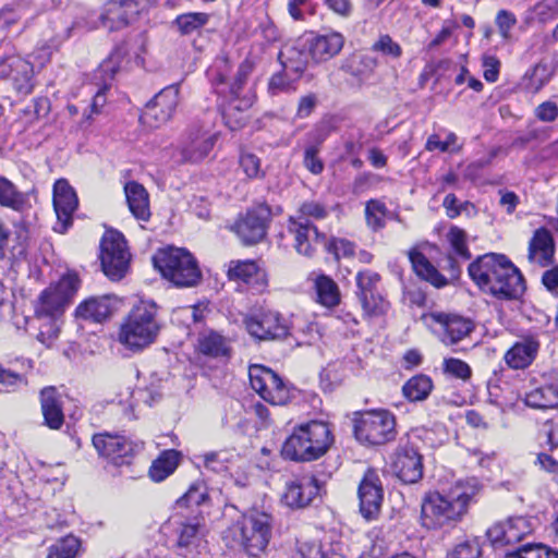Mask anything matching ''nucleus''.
<instances>
[{"label": "nucleus", "mask_w": 558, "mask_h": 558, "mask_svg": "<svg viewBox=\"0 0 558 558\" xmlns=\"http://www.w3.org/2000/svg\"><path fill=\"white\" fill-rule=\"evenodd\" d=\"M157 314L158 308L154 301H138L120 327L119 341L133 351L151 344L160 331Z\"/></svg>", "instance_id": "obj_3"}, {"label": "nucleus", "mask_w": 558, "mask_h": 558, "mask_svg": "<svg viewBox=\"0 0 558 558\" xmlns=\"http://www.w3.org/2000/svg\"><path fill=\"white\" fill-rule=\"evenodd\" d=\"M325 211H298L290 216L288 231L294 235V247L296 252L306 257H312L316 246L325 242V235L313 225L312 218L322 219Z\"/></svg>", "instance_id": "obj_10"}, {"label": "nucleus", "mask_w": 558, "mask_h": 558, "mask_svg": "<svg viewBox=\"0 0 558 558\" xmlns=\"http://www.w3.org/2000/svg\"><path fill=\"white\" fill-rule=\"evenodd\" d=\"M257 32H259L260 36L268 44L277 41L280 37L278 28L268 16H265L264 20L260 21Z\"/></svg>", "instance_id": "obj_60"}, {"label": "nucleus", "mask_w": 558, "mask_h": 558, "mask_svg": "<svg viewBox=\"0 0 558 558\" xmlns=\"http://www.w3.org/2000/svg\"><path fill=\"white\" fill-rule=\"evenodd\" d=\"M179 104V89L168 86L159 92L143 110L140 120L149 129H157L168 122Z\"/></svg>", "instance_id": "obj_14"}, {"label": "nucleus", "mask_w": 558, "mask_h": 558, "mask_svg": "<svg viewBox=\"0 0 558 558\" xmlns=\"http://www.w3.org/2000/svg\"><path fill=\"white\" fill-rule=\"evenodd\" d=\"M78 548V538L68 535L50 547L47 558H75Z\"/></svg>", "instance_id": "obj_43"}, {"label": "nucleus", "mask_w": 558, "mask_h": 558, "mask_svg": "<svg viewBox=\"0 0 558 558\" xmlns=\"http://www.w3.org/2000/svg\"><path fill=\"white\" fill-rule=\"evenodd\" d=\"M444 372L456 378L468 380L471 378L472 369L468 363L460 359L449 357L444 360Z\"/></svg>", "instance_id": "obj_48"}, {"label": "nucleus", "mask_w": 558, "mask_h": 558, "mask_svg": "<svg viewBox=\"0 0 558 558\" xmlns=\"http://www.w3.org/2000/svg\"><path fill=\"white\" fill-rule=\"evenodd\" d=\"M260 211H246L241 215L231 230L239 236L244 245H253L260 242L267 232L268 216Z\"/></svg>", "instance_id": "obj_22"}, {"label": "nucleus", "mask_w": 558, "mask_h": 558, "mask_svg": "<svg viewBox=\"0 0 558 558\" xmlns=\"http://www.w3.org/2000/svg\"><path fill=\"white\" fill-rule=\"evenodd\" d=\"M302 558H325L322 545L317 542H304L299 547Z\"/></svg>", "instance_id": "obj_61"}, {"label": "nucleus", "mask_w": 558, "mask_h": 558, "mask_svg": "<svg viewBox=\"0 0 558 558\" xmlns=\"http://www.w3.org/2000/svg\"><path fill=\"white\" fill-rule=\"evenodd\" d=\"M380 279L379 274L371 269L359 271L355 277L357 288L356 296L361 298L371 293L379 292L378 286L380 283Z\"/></svg>", "instance_id": "obj_42"}, {"label": "nucleus", "mask_w": 558, "mask_h": 558, "mask_svg": "<svg viewBox=\"0 0 558 558\" xmlns=\"http://www.w3.org/2000/svg\"><path fill=\"white\" fill-rule=\"evenodd\" d=\"M433 318L444 329L441 341L445 344H456L474 330V323L465 317L452 314L438 313Z\"/></svg>", "instance_id": "obj_25"}, {"label": "nucleus", "mask_w": 558, "mask_h": 558, "mask_svg": "<svg viewBox=\"0 0 558 558\" xmlns=\"http://www.w3.org/2000/svg\"><path fill=\"white\" fill-rule=\"evenodd\" d=\"M111 315V306L107 296L89 298L75 310L77 319L89 323H102Z\"/></svg>", "instance_id": "obj_31"}, {"label": "nucleus", "mask_w": 558, "mask_h": 558, "mask_svg": "<svg viewBox=\"0 0 558 558\" xmlns=\"http://www.w3.org/2000/svg\"><path fill=\"white\" fill-rule=\"evenodd\" d=\"M544 429L547 436V442L550 447H558V417L551 421H547L544 424Z\"/></svg>", "instance_id": "obj_64"}, {"label": "nucleus", "mask_w": 558, "mask_h": 558, "mask_svg": "<svg viewBox=\"0 0 558 558\" xmlns=\"http://www.w3.org/2000/svg\"><path fill=\"white\" fill-rule=\"evenodd\" d=\"M41 412L45 425L51 429H60L64 423L62 400L54 387H46L40 391Z\"/></svg>", "instance_id": "obj_29"}, {"label": "nucleus", "mask_w": 558, "mask_h": 558, "mask_svg": "<svg viewBox=\"0 0 558 558\" xmlns=\"http://www.w3.org/2000/svg\"><path fill=\"white\" fill-rule=\"evenodd\" d=\"M270 536L269 519L266 514L245 517L240 523L223 532L228 547H242L250 556H258L267 546Z\"/></svg>", "instance_id": "obj_6"}, {"label": "nucleus", "mask_w": 558, "mask_h": 558, "mask_svg": "<svg viewBox=\"0 0 558 558\" xmlns=\"http://www.w3.org/2000/svg\"><path fill=\"white\" fill-rule=\"evenodd\" d=\"M227 275L230 280H241L258 293L268 286L266 271L251 259L231 260Z\"/></svg>", "instance_id": "obj_24"}, {"label": "nucleus", "mask_w": 558, "mask_h": 558, "mask_svg": "<svg viewBox=\"0 0 558 558\" xmlns=\"http://www.w3.org/2000/svg\"><path fill=\"white\" fill-rule=\"evenodd\" d=\"M483 69L485 80L489 83H494L499 76L500 61L494 56H484Z\"/></svg>", "instance_id": "obj_58"}, {"label": "nucleus", "mask_w": 558, "mask_h": 558, "mask_svg": "<svg viewBox=\"0 0 558 558\" xmlns=\"http://www.w3.org/2000/svg\"><path fill=\"white\" fill-rule=\"evenodd\" d=\"M141 0H109L100 15L101 24L108 31L126 26L138 13Z\"/></svg>", "instance_id": "obj_19"}, {"label": "nucleus", "mask_w": 558, "mask_h": 558, "mask_svg": "<svg viewBox=\"0 0 558 558\" xmlns=\"http://www.w3.org/2000/svg\"><path fill=\"white\" fill-rule=\"evenodd\" d=\"M279 59L286 74L293 73L300 76L306 69V54L294 47H284L279 53Z\"/></svg>", "instance_id": "obj_38"}, {"label": "nucleus", "mask_w": 558, "mask_h": 558, "mask_svg": "<svg viewBox=\"0 0 558 558\" xmlns=\"http://www.w3.org/2000/svg\"><path fill=\"white\" fill-rule=\"evenodd\" d=\"M28 248V229L23 222L14 223V231L0 222V260L10 264L24 260Z\"/></svg>", "instance_id": "obj_16"}, {"label": "nucleus", "mask_w": 558, "mask_h": 558, "mask_svg": "<svg viewBox=\"0 0 558 558\" xmlns=\"http://www.w3.org/2000/svg\"><path fill=\"white\" fill-rule=\"evenodd\" d=\"M93 445L98 453L114 464L129 463V460L144 449V442L131 440L119 434L100 433L93 437Z\"/></svg>", "instance_id": "obj_12"}, {"label": "nucleus", "mask_w": 558, "mask_h": 558, "mask_svg": "<svg viewBox=\"0 0 558 558\" xmlns=\"http://www.w3.org/2000/svg\"><path fill=\"white\" fill-rule=\"evenodd\" d=\"M34 323L37 325L38 333L36 339L47 348H51L58 340L63 319L56 317H36L34 315Z\"/></svg>", "instance_id": "obj_33"}, {"label": "nucleus", "mask_w": 558, "mask_h": 558, "mask_svg": "<svg viewBox=\"0 0 558 558\" xmlns=\"http://www.w3.org/2000/svg\"><path fill=\"white\" fill-rule=\"evenodd\" d=\"M317 301L326 306L333 307L340 302V292L337 283L326 275H319L315 279Z\"/></svg>", "instance_id": "obj_34"}, {"label": "nucleus", "mask_w": 558, "mask_h": 558, "mask_svg": "<svg viewBox=\"0 0 558 558\" xmlns=\"http://www.w3.org/2000/svg\"><path fill=\"white\" fill-rule=\"evenodd\" d=\"M208 21L209 17L206 13L190 12L177 16L173 23L182 35L192 36L201 34Z\"/></svg>", "instance_id": "obj_37"}, {"label": "nucleus", "mask_w": 558, "mask_h": 558, "mask_svg": "<svg viewBox=\"0 0 558 558\" xmlns=\"http://www.w3.org/2000/svg\"><path fill=\"white\" fill-rule=\"evenodd\" d=\"M357 299L364 313L369 317L385 315L389 310V302L380 294V292L371 293Z\"/></svg>", "instance_id": "obj_41"}, {"label": "nucleus", "mask_w": 558, "mask_h": 558, "mask_svg": "<svg viewBox=\"0 0 558 558\" xmlns=\"http://www.w3.org/2000/svg\"><path fill=\"white\" fill-rule=\"evenodd\" d=\"M468 271L482 291L498 299H518L525 290L519 269L502 254L482 255L469 265Z\"/></svg>", "instance_id": "obj_1"}, {"label": "nucleus", "mask_w": 558, "mask_h": 558, "mask_svg": "<svg viewBox=\"0 0 558 558\" xmlns=\"http://www.w3.org/2000/svg\"><path fill=\"white\" fill-rule=\"evenodd\" d=\"M240 167L250 179H257L264 174L260 169V159L252 153L241 154Z\"/></svg>", "instance_id": "obj_50"}, {"label": "nucleus", "mask_w": 558, "mask_h": 558, "mask_svg": "<svg viewBox=\"0 0 558 558\" xmlns=\"http://www.w3.org/2000/svg\"><path fill=\"white\" fill-rule=\"evenodd\" d=\"M329 253L333 254L336 259L340 257H351L354 254V244L345 239H332L324 242Z\"/></svg>", "instance_id": "obj_51"}, {"label": "nucleus", "mask_w": 558, "mask_h": 558, "mask_svg": "<svg viewBox=\"0 0 558 558\" xmlns=\"http://www.w3.org/2000/svg\"><path fill=\"white\" fill-rule=\"evenodd\" d=\"M208 495V488L205 483L192 484L185 495L178 500L179 506H199Z\"/></svg>", "instance_id": "obj_47"}, {"label": "nucleus", "mask_w": 558, "mask_h": 558, "mask_svg": "<svg viewBox=\"0 0 558 558\" xmlns=\"http://www.w3.org/2000/svg\"><path fill=\"white\" fill-rule=\"evenodd\" d=\"M318 147L311 145L304 151V166L314 174H319L324 169L323 161L317 157Z\"/></svg>", "instance_id": "obj_57"}, {"label": "nucleus", "mask_w": 558, "mask_h": 558, "mask_svg": "<svg viewBox=\"0 0 558 558\" xmlns=\"http://www.w3.org/2000/svg\"><path fill=\"white\" fill-rule=\"evenodd\" d=\"M549 73L547 71V68L542 64H537L533 69L532 77H531V85L534 88L535 92H538L548 81H549Z\"/></svg>", "instance_id": "obj_62"}, {"label": "nucleus", "mask_w": 558, "mask_h": 558, "mask_svg": "<svg viewBox=\"0 0 558 558\" xmlns=\"http://www.w3.org/2000/svg\"><path fill=\"white\" fill-rule=\"evenodd\" d=\"M53 209H77L78 197L75 190L65 179H59L53 184Z\"/></svg>", "instance_id": "obj_35"}, {"label": "nucleus", "mask_w": 558, "mask_h": 558, "mask_svg": "<svg viewBox=\"0 0 558 558\" xmlns=\"http://www.w3.org/2000/svg\"><path fill=\"white\" fill-rule=\"evenodd\" d=\"M331 441L328 425L312 421L294 428L283 442L281 454L292 461H314L326 453Z\"/></svg>", "instance_id": "obj_2"}, {"label": "nucleus", "mask_w": 558, "mask_h": 558, "mask_svg": "<svg viewBox=\"0 0 558 558\" xmlns=\"http://www.w3.org/2000/svg\"><path fill=\"white\" fill-rule=\"evenodd\" d=\"M230 356V340L211 331V357H221L223 363H226Z\"/></svg>", "instance_id": "obj_53"}, {"label": "nucleus", "mask_w": 558, "mask_h": 558, "mask_svg": "<svg viewBox=\"0 0 558 558\" xmlns=\"http://www.w3.org/2000/svg\"><path fill=\"white\" fill-rule=\"evenodd\" d=\"M547 555V546L543 544H525L517 550L507 553L505 558H544Z\"/></svg>", "instance_id": "obj_49"}, {"label": "nucleus", "mask_w": 558, "mask_h": 558, "mask_svg": "<svg viewBox=\"0 0 558 558\" xmlns=\"http://www.w3.org/2000/svg\"><path fill=\"white\" fill-rule=\"evenodd\" d=\"M534 114L542 122H554L558 117V105L551 100L544 101L535 108Z\"/></svg>", "instance_id": "obj_56"}, {"label": "nucleus", "mask_w": 558, "mask_h": 558, "mask_svg": "<svg viewBox=\"0 0 558 558\" xmlns=\"http://www.w3.org/2000/svg\"><path fill=\"white\" fill-rule=\"evenodd\" d=\"M393 470L397 476L407 484L416 483L422 478V456L413 445L407 444L398 449Z\"/></svg>", "instance_id": "obj_20"}, {"label": "nucleus", "mask_w": 558, "mask_h": 558, "mask_svg": "<svg viewBox=\"0 0 558 558\" xmlns=\"http://www.w3.org/2000/svg\"><path fill=\"white\" fill-rule=\"evenodd\" d=\"M470 500L471 495L460 486L451 488L446 495L428 494L421 506L422 525L435 530L461 520Z\"/></svg>", "instance_id": "obj_4"}, {"label": "nucleus", "mask_w": 558, "mask_h": 558, "mask_svg": "<svg viewBox=\"0 0 558 558\" xmlns=\"http://www.w3.org/2000/svg\"><path fill=\"white\" fill-rule=\"evenodd\" d=\"M481 547L477 539H465L459 543L452 550V558H478Z\"/></svg>", "instance_id": "obj_52"}, {"label": "nucleus", "mask_w": 558, "mask_h": 558, "mask_svg": "<svg viewBox=\"0 0 558 558\" xmlns=\"http://www.w3.org/2000/svg\"><path fill=\"white\" fill-rule=\"evenodd\" d=\"M153 264L165 279L180 288L195 287L202 279L196 259L185 248H160L153 256Z\"/></svg>", "instance_id": "obj_5"}, {"label": "nucleus", "mask_w": 558, "mask_h": 558, "mask_svg": "<svg viewBox=\"0 0 558 558\" xmlns=\"http://www.w3.org/2000/svg\"><path fill=\"white\" fill-rule=\"evenodd\" d=\"M408 256L417 277L438 289L448 284L447 278L426 258L420 251V246L412 247L408 252Z\"/></svg>", "instance_id": "obj_30"}, {"label": "nucleus", "mask_w": 558, "mask_h": 558, "mask_svg": "<svg viewBox=\"0 0 558 558\" xmlns=\"http://www.w3.org/2000/svg\"><path fill=\"white\" fill-rule=\"evenodd\" d=\"M486 535L488 539L492 542L495 546H505L507 544V527H506V521L499 522L490 526Z\"/></svg>", "instance_id": "obj_59"}, {"label": "nucleus", "mask_w": 558, "mask_h": 558, "mask_svg": "<svg viewBox=\"0 0 558 558\" xmlns=\"http://www.w3.org/2000/svg\"><path fill=\"white\" fill-rule=\"evenodd\" d=\"M319 489L316 477L304 475L287 484L282 499L290 508H304L318 497Z\"/></svg>", "instance_id": "obj_21"}, {"label": "nucleus", "mask_w": 558, "mask_h": 558, "mask_svg": "<svg viewBox=\"0 0 558 558\" xmlns=\"http://www.w3.org/2000/svg\"><path fill=\"white\" fill-rule=\"evenodd\" d=\"M507 544H515L532 532L529 521L523 517L511 518L506 521Z\"/></svg>", "instance_id": "obj_45"}, {"label": "nucleus", "mask_w": 558, "mask_h": 558, "mask_svg": "<svg viewBox=\"0 0 558 558\" xmlns=\"http://www.w3.org/2000/svg\"><path fill=\"white\" fill-rule=\"evenodd\" d=\"M326 5L341 16H349L352 12V4L350 0H324Z\"/></svg>", "instance_id": "obj_63"}, {"label": "nucleus", "mask_w": 558, "mask_h": 558, "mask_svg": "<svg viewBox=\"0 0 558 558\" xmlns=\"http://www.w3.org/2000/svg\"><path fill=\"white\" fill-rule=\"evenodd\" d=\"M23 195L7 179L0 177V206L15 209L22 205Z\"/></svg>", "instance_id": "obj_46"}, {"label": "nucleus", "mask_w": 558, "mask_h": 558, "mask_svg": "<svg viewBox=\"0 0 558 558\" xmlns=\"http://www.w3.org/2000/svg\"><path fill=\"white\" fill-rule=\"evenodd\" d=\"M433 389L432 379L423 374L411 377L402 387L403 396L410 401L425 400Z\"/></svg>", "instance_id": "obj_36"}, {"label": "nucleus", "mask_w": 558, "mask_h": 558, "mask_svg": "<svg viewBox=\"0 0 558 558\" xmlns=\"http://www.w3.org/2000/svg\"><path fill=\"white\" fill-rule=\"evenodd\" d=\"M446 238L450 244L449 254H452L462 260H468L471 258V252L466 243V233L464 230L452 226L450 227Z\"/></svg>", "instance_id": "obj_40"}, {"label": "nucleus", "mask_w": 558, "mask_h": 558, "mask_svg": "<svg viewBox=\"0 0 558 558\" xmlns=\"http://www.w3.org/2000/svg\"><path fill=\"white\" fill-rule=\"evenodd\" d=\"M252 388L267 402L280 405L289 399V390L282 379L270 368L252 365L248 368Z\"/></svg>", "instance_id": "obj_13"}, {"label": "nucleus", "mask_w": 558, "mask_h": 558, "mask_svg": "<svg viewBox=\"0 0 558 558\" xmlns=\"http://www.w3.org/2000/svg\"><path fill=\"white\" fill-rule=\"evenodd\" d=\"M535 13L541 22H548L558 16V0H541L535 5Z\"/></svg>", "instance_id": "obj_55"}, {"label": "nucleus", "mask_w": 558, "mask_h": 558, "mask_svg": "<svg viewBox=\"0 0 558 558\" xmlns=\"http://www.w3.org/2000/svg\"><path fill=\"white\" fill-rule=\"evenodd\" d=\"M495 23L498 27L499 34L504 39L510 37V32L517 24L515 15L508 10H500L496 15Z\"/></svg>", "instance_id": "obj_54"}, {"label": "nucleus", "mask_w": 558, "mask_h": 558, "mask_svg": "<svg viewBox=\"0 0 558 558\" xmlns=\"http://www.w3.org/2000/svg\"><path fill=\"white\" fill-rule=\"evenodd\" d=\"M255 64H256L255 60L247 57L239 65L236 76H235L234 82L232 83L231 89H230L233 99L227 106H223L221 108V113L225 119L229 118L232 114L233 110L247 109L254 104L255 96L253 94L244 96L243 99H240V96H241L243 86L246 84L248 76L252 74L253 70L255 69Z\"/></svg>", "instance_id": "obj_23"}, {"label": "nucleus", "mask_w": 558, "mask_h": 558, "mask_svg": "<svg viewBox=\"0 0 558 558\" xmlns=\"http://www.w3.org/2000/svg\"><path fill=\"white\" fill-rule=\"evenodd\" d=\"M124 194L129 209H148L149 194L138 182H126L124 185Z\"/></svg>", "instance_id": "obj_39"}, {"label": "nucleus", "mask_w": 558, "mask_h": 558, "mask_svg": "<svg viewBox=\"0 0 558 558\" xmlns=\"http://www.w3.org/2000/svg\"><path fill=\"white\" fill-rule=\"evenodd\" d=\"M371 50L393 60H397L402 56L401 46L388 34H380L372 44Z\"/></svg>", "instance_id": "obj_44"}, {"label": "nucleus", "mask_w": 558, "mask_h": 558, "mask_svg": "<svg viewBox=\"0 0 558 558\" xmlns=\"http://www.w3.org/2000/svg\"><path fill=\"white\" fill-rule=\"evenodd\" d=\"M354 435L367 446H381L397 436L396 416L388 410L378 409L357 413L354 418Z\"/></svg>", "instance_id": "obj_7"}, {"label": "nucleus", "mask_w": 558, "mask_h": 558, "mask_svg": "<svg viewBox=\"0 0 558 558\" xmlns=\"http://www.w3.org/2000/svg\"><path fill=\"white\" fill-rule=\"evenodd\" d=\"M539 343L532 337L517 341L505 354L506 364L512 369H524L535 360Z\"/></svg>", "instance_id": "obj_28"}, {"label": "nucleus", "mask_w": 558, "mask_h": 558, "mask_svg": "<svg viewBox=\"0 0 558 558\" xmlns=\"http://www.w3.org/2000/svg\"><path fill=\"white\" fill-rule=\"evenodd\" d=\"M243 325L247 333L258 341L278 340L289 335L287 322L275 311L245 315Z\"/></svg>", "instance_id": "obj_11"}, {"label": "nucleus", "mask_w": 558, "mask_h": 558, "mask_svg": "<svg viewBox=\"0 0 558 558\" xmlns=\"http://www.w3.org/2000/svg\"><path fill=\"white\" fill-rule=\"evenodd\" d=\"M360 512L364 519L372 521L378 518L384 500V488L379 475L368 469L357 489Z\"/></svg>", "instance_id": "obj_15"}, {"label": "nucleus", "mask_w": 558, "mask_h": 558, "mask_svg": "<svg viewBox=\"0 0 558 558\" xmlns=\"http://www.w3.org/2000/svg\"><path fill=\"white\" fill-rule=\"evenodd\" d=\"M33 64L20 56H8L0 60V76L11 80L14 88L22 94L33 89Z\"/></svg>", "instance_id": "obj_18"}, {"label": "nucleus", "mask_w": 558, "mask_h": 558, "mask_svg": "<svg viewBox=\"0 0 558 558\" xmlns=\"http://www.w3.org/2000/svg\"><path fill=\"white\" fill-rule=\"evenodd\" d=\"M100 264L104 274L112 281L121 280L130 268L131 253L124 235L107 230L100 241Z\"/></svg>", "instance_id": "obj_9"}, {"label": "nucleus", "mask_w": 558, "mask_h": 558, "mask_svg": "<svg viewBox=\"0 0 558 558\" xmlns=\"http://www.w3.org/2000/svg\"><path fill=\"white\" fill-rule=\"evenodd\" d=\"M78 284L80 280L75 274H68L58 282L50 284L36 300L34 315L63 319V314L76 293Z\"/></svg>", "instance_id": "obj_8"}, {"label": "nucleus", "mask_w": 558, "mask_h": 558, "mask_svg": "<svg viewBox=\"0 0 558 558\" xmlns=\"http://www.w3.org/2000/svg\"><path fill=\"white\" fill-rule=\"evenodd\" d=\"M523 402L526 407L537 410L558 408V381L545 375L532 378L529 389L524 393Z\"/></svg>", "instance_id": "obj_17"}, {"label": "nucleus", "mask_w": 558, "mask_h": 558, "mask_svg": "<svg viewBox=\"0 0 558 558\" xmlns=\"http://www.w3.org/2000/svg\"><path fill=\"white\" fill-rule=\"evenodd\" d=\"M344 45V37L338 32H330L313 37L308 50L315 62H324L337 56Z\"/></svg>", "instance_id": "obj_27"}, {"label": "nucleus", "mask_w": 558, "mask_h": 558, "mask_svg": "<svg viewBox=\"0 0 558 558\" xmlns=\"http://www.w3.org/2000/svg\"><path fill=\"white\" fill-rule=\"evenodd\" d=\"M182 453L175 449L163 450L149 468V477L154 482H161L171 475L178 468Z\"/></svg>", "instance_id": "obj_32"}, {"label": "nucleus", "mask_w": 558, "mask_h": 558, "mask_svg": "<svg viewBox=\"0 0 558 558\" xmlns=\"http://www.w3.org/2000/svg\"><path fill=\"white\" fill-rule=\"evenodd\" d=\"M555 242L550 232L545 228L535 230L529 243L527 259L530 263L546 267L554 262Z\"/></svg>", "instance_id": "obj_26"}]
</instances>
